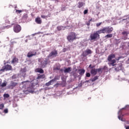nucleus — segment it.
Wrapping results in <instances>:
<instances>
[{
    "instance_id": "4",
    "label": "nucleus",
    "mask_w": 129,
    "mask_h": 129,
    "mask_svg": "<svg viewBox=\"0 0 129 129\" xmlns=\"http://www.w3.org/2000/svg\"><path fill=\"white\" fill-rule=\"evenodd\" d=\"M13 31L15 33H20L22 31V27L19 25H16L14 26Z\"/></svg>"
},
{
    "instance_id": "53",
    "label": "nucleus",
    "mask_w": 129,
    "mask_h": 129,
    "mask_svg": "<svg viewBox=\"0 0 129 129\" xmlns=\"http://www.w3.org/2000/svg\"><path fill=\"white\" fill-rule=\"evenodd\" d=\"M9 8H13V5H10Z\"/></svg>"
},
{
    "instance_id": "5",
    "label": "nucleus",
    "mask_w": 129,
    "mask_h": 129,
    "mask_svg": "<svg viewBox=\"0 0 129 129\" xmlns=\"http://www.w3.org/2000/svg\"><path fill=\"white\" fill-rule=\"evenodd\" d=\"M90 54H92V50H91V49H87L83 52L82 56L87 57L88 55H90Z\"/></svg>"
},
{
    "instance_id": "8",
    "label": "nucleus",
    "mask_w": 129,
    "mask_h": 129,
    "mask_svg": "<svg viewBox=\"0 0 129 129\" xmlns=\"http://www.w3.org/2000/svg\"><path fill=\"white\" fill-rule=\"evenodd\" d=\"M104 30H105V33H106L107 34H110V33L113 31V28L110 27H104Z\"/></svg>"
},
{
    "instance_id": "34",
    "label": "nucleus",
    "mask_w": 129,
    "mask_h": 129,
    "mask_svg": "<svg viewBox=\"0 0 129 129\" xmlns=\"http://www.w3.org/2000/svg\"><path fill=\"white\" fill-rule=\"evenodd\" d=\"M48 17H50V16H45V15L41 16V18H42V19H47V18H48Z\"/></svg>"
},
{
    "instance_id": "21",
    "label": "nucleus",
    "mask_w": 129,
    "mask_h": 129,
    "mask_svg": "<svg viewBox=\"0 0 129 129\" xmlns=\"http://www.w3.org/2000/svg\"><path fill=\"white\" fill-rule=\"evenodd\" d=\"M26 71L25 69H23L21 70V74L23 77H26V75H27V74H26Z\"/></svg>"
},
{
    "instance_id": "15",
    "label": "nucleus",
    "mask_w": 129,
    "mask_h": 129,
    "mask_svg": "<svg viewBox=\"0 0 129 129\" xmlns=\"http://www.w3.org/2000/svg\"><path fill=\"white\" fill-rule=\"evenodd\" d=\"M35 22L37 24L40 25V24H42V19L40 17H37L35 19Z\"/></svg>"
},
{
    "instance_id": "55",
    "label": "nucleus",
    "mask_w": 129,
    "mask_h": 129,
    "mask_svg": "<svg viewBox=\"0 0 129 129\" xmlns=\"http://www.w3.org/2000/svg\"><path fill=\"white\" fill-rule=\"evenodd\" d=\"M0 84H2V79H0Z\"/></svg>"
},
{
    "instance_id": "28",
    "label": "nucleus",
    "mask_w": 129,
    "mask_h": 129,
    "mask_svg": "<svg viewBox=\"0 0 129 129\" xmlns=\"http://www.w3.org/2000/svg\"><path fill=\"white\" fill-rule=\"evenodd\" d=\"M110 64H114L116 62V60H115V59H112L110 61Z\"/></svg>"
},
{
    "instance_id": "52",
    "label": "nucleus",
    "mask_w": 129,
    "mask_h": 129,
    "mask_svg": "<svg viewBox=\"0 0 129 129\" xmlns=\"http://www.w3.org/2000/svg\"><path fill=\"white\" fill-rule=\"evenodd\" d=\"M110 65H112V66H115V64L114 63L111 64Z\"/></svg>"
},
{
    "instance_id": "36",
    "label": "nucleus",
    "mask_w": 129,
    "mask_h": 129,
    "mask_svg": "<svg viewBox=\"0 0 129 129\" xmlns=\"http://www.w3.org/2000/svg\"><path fill=\"white\" fill-rule=\"evenodd\" d=\"M125 129H129V123H126V124L125 125Z\"/></svg>"
},
{
    "instance_id": "24",
    "label": "nucleus",
    "mask_w": 129,
    "mask_h": 129,
    "mask_svg": "<svg viewBox=\"0 0 129 129\" xmlns=\"http://www.w3.org/2000/svg\"><path fill=\"white\" fill-rule=\"evenodd\" d=\"M29 83L30 87L28 88V89L29 90L32 89V90H33V89H34V87H35V85H34L33 83H30V82H29Z\"/></svg>"
},
{
    "instance_id": "20",
    "label": "nucleus",
    "mask_w": 129,
    "mask_h": 129,
    "mask_svg": "<svg viewBox=\"0 0 129 129\" xmlns=\"http://www.w3.org/2000/svg\"><path fill=\"white\" fill-rule=\"evenodd\" d=\"M78 73L80 75H83L85 73V70L80 69L78 70Z\"/></svg>"
},
{
    "instance_id": "54",
    "label": "nucleus",
    "mask_w": 129,
    "mask_h": 129,
    "mask_svg": "<svg viewBox=\"0 0 129 129\" xmlns=\"http://www.w3.org/2000/svg\"><path fill=\"white\" fill-rule=\"evenodd\" d=\"M26 82H22V84H24V83H26Z\"/></svg>"
},
{
    "instance_id": "30",
    "label": "nucleus",
    "mask_w": 129,
    "mask_h": 129,
    "mask_svg": "<svg viewBox=\"0 0 129 129\" xmlns=\"http://www.w3.org/2000/svg\"><path fill=\"white\" fill-rule=\"evenodd\" d=\"M16 14H21L23 12L22 10H18L17 9L15 10Z\"/></svg>"
},
{
    "instance_id": "40",
    "label": "nucleus",
    "mask_w": 129,
    "mask_h": 129,
    "mask_svg": "<svg viewBox=\"0 0 129 129\" xmlns=\"http://www.w3.org/2000/svg\"><path fill=\"white\" fill-rule=\"evenodd\" d=\"M86 77H90V76H91L90 73H87L86 74Z\"/></svg>"
},
{
    "instance_id": "13",
    "label": "nucleus",
    "mask_w": 129,
    "mask_h": 129,
    "mask_svg": "<svg viewBox=\"0 0 129 129\" xmlns=\"http://www.w3.org/2000/svg\"><path fill=\"white\" fill-rule=\"evenodd\" d=\"M12 64H17V63H19V58H17V57L14 56L13 59L11 61Z\"/></svg>"
},
{
    "instance_id": "50",
    "label": "nucleus",
    "mask_w": 129,
    "mask_h": 129,
    "mask_svg": "<svg viewBox=\"0 0 129 129\" xmlns=\"http://www.w3.org/2000/svg\"><path fill=\"white\" fill-rule=\"evenodd\" d=\"M119 59H120V57H118L116 59L117 61H118V60H119Z\"/></svg>"
},
{
    "instance_id": "2",
    "label": "nucleus",
    "mask_w": 129,
    "mask_h": 129,
    "mask_svg": "<svg viewBox=\"0 0 129 129\" xmlns=\"http://www.w3.org/2000/svg\"><path fill=\"white\" fill-rule=\"evenodd\" d=\"M76 39H77L76 37V33L73 32H71L70 35L67 37V40L69 41V42H70V41H74V40H76Z\"/></svg>"
},
{
    "instance_id": "10",
    "label": "nucleus",
    "mask_w": 129,
    "mask_h": 129,
    "mask_svg": "<svg viewBox=\"0 0 129 129\" xmlns=\"http://www.w3.org/2000/svg\"><path fill=\"white\" fill-rule=\"evenodd\" d=\"M62 82L60 83V85L62 86V87H65L66 85H67V83H66V79L64 77L61 78Z\"/></svg>"
},
{
    "instance_id": "18",
    "label": "nucleus",
    "mask_w": 129,
    "mask_h": 129,
    "mask_svg": "<svg viewBox=\"0 0 129 129\" xmlns=\"http://www.w3.org/2000/svg\"><path fill=\"white\" fill-rule=\"evenodd\" d=\"M91 74L93 75H96L97 74V69H93L91 70Z\"/></svg>"
},
{
    "instance_id": "22",
    "label": "nucleus",
    "mask_w": 129,
    "mask_h": 129,
    "mask_svg": "<svg viewBox=\"0 0 129 129\" xmlns=\"http://www.w3.org/2000/svg\"><path fill=\"white\" fill-rule=\"evenodd\" d=\"M102 71L103 72H108V68L106 66H104L103 68H102Z\"/></svg>"
},
{
    "instance_id": "7",
    "label": "nucleus",
    "mask_w": 129,
    "mask_h": 129,
    "mask_svg": "<svg viewBox=\"0 0 129 129\" xmlns=\"http://www.w3.org/2000/svg\"><path fill=\"white\" fill-rule=\"evenodd\" d=\"M57 55L58 51H57V50L56 49H54L49 53L48 57H52L53 58H54V57H57Z\"/></svg>"
},
{
    "instance_id": "46",
    "label": "nucleus",
    "mask_w": 129,
    "mask_h": 129,
    "mask_svg": "<svg viewBox=\"0 0 129 129\" xmlns=\"http://www.w3.org/2000/svg\"><path fill=\"white\" fill-rule=\"evenodd\" d=\"M55 85H61V83H56Z\"/></svg>"
},
{
    "instance_id": "12",
    "label": "nucleus",
    "mask_w": 129,
    "mask_h": 129,
    "mask_svg": "<svg viewBox=\"0 0 129 129\" xmlns=\"http://www.w3.org/2000/svg\"><path fill=\"white\" fill-rule=\"evenodd\" d=\"M46 77V76L45 74H38L37 75V77L36 78L37 80H40L41 79H44Z\"/></svg>"
},
{
    "instance_id": "29",
    "label": "nucleus",
    "mask_w": 129,
    "mask_h": 129,
    "mask_svg": "<svg viewBox=\"0 0 129 129\" xmlns=\"http://www.w3.org/2000/svg\"><path fill=\"white\" fill-rule=\"evenodd\" d=\"M59 77H54V78L53 79H52V81L53 82H55V81H56V80H59Z\"/></svg>"
},
{
    "instance_id": "44",
    "label": "nucleus",
    "mask_w": 129,
    "mask_h": 129,
    "mask_svg": "<svg viewBox=\"0 0 129 129\" xmlns=\"http://www.w3.org/2000/svg\"><path fill=\"white\" fill-rule=\"evenodd\" d=\"M14 8L15 9V10L16 9H18V7L17 6V5H14Z\"/></svg>"
},
{
    "instance_id": "26",
    "label": "nucleus",
    "mask_w": 129,
    "mask_h": 129,
    "mask_svg": "<svg viewBox=\"0 0 129 129\" xmlns=\"http://www.w3.org/2000/svg\"><path fill=\"white\" fill-rule=\"evenodd\" d=\"M97 79H98V76H95L92 79V81L93 82L96 80H97Z\"/></svg>"
},
{
    "instance_id": "27",
    "label": "nucleus",
    "mask_w": 129,
    "mask_h": 129,
    "mask_svg": "<svg viewBox=\"0 0 129 129\" xmlns=\"http://www.w3.org/2000/svg\"><path fill=\"white\" fill-rule=\"evenodd\" d=\"M105 38H112V34H107L105 36Z\"/></svg>"
},
{
    "instance_id": "3",
    "label": "nucleus",
    "mask_w": 129,
    "mask_h": 129,
    "mask_svg": "<svg viewBox=\"0 0 129 129\" xmlns=\"http://www.w3.org/2000/svg\"><path fill=\"white\" fill-rule=\"evenodd\" d=\"M13 68L12 67V66L10 64H7L3 67H2V69L0 70V72H5V71H10L12 70Z\"/></svg>"
},
{
    "instance_id": "51",
    "label": "nucleus",
    "mask_w": 129,
    "mask_h": 129,
    "mask_svg": "<svg viewBox=\"0 0 129 129\" xmlns=\"http://www.w3.org/2000/svg\"><path fill=\"white\" fill-rule=\"evenodd\" d=\"M55 69L56 70H60V68H56Z\"/></svg>"
},
{
    "instance_id": "43",
    "label": "nucleus",
    "mask_w": 129,
    "mask_h": 129,
    "mask_svg": "<svg viewBox=\"0 0 129 129\" xmlns=\"http://www.w3.org/2000/svg\"><path fill=\"white\" fill-rule=\"evenodd\" d=\"M65 9H66L65 7H63V8H61V10L62 11H65Z\"/></svg>"
},
{
    "instance_id": "35",
    "label": "nucleus",
    "mask_w": 129,
    "mask_h": 129,
    "mask_svg": "<svg viewBox=\"0 0 129 129\" xmlns=\"http://www.w3.org/2000/svg\"><path fill=\"white\" fill-rule=\"evenodd\" d=\"M3 112H4V113H8L9 112V109H8V108L4 109Z\"/></svg>"
},
{
    "instance_id": "45",
    "label": "nucleus",
    "mask_w": 129,
    "mask_h": 129,
    "mask_svg": "<svg viewBox=\"0 0 129 129\" xmlns=\"http://www.w3.org/2000/svg\"><path fill=\"white\" fill-rule=\"evenodd\" d=\"M27 17H28V16L26 14L24 15L23 16V18H27Z\"/></svg>"
},
{
    "instance_id": "32",
    "label": "nucleus",
    "mask_w": 129,
    "mask_h": 129,
    "mask_svg": "<svg viewBox=\"0 0 129 129\" xmlns=\"http://www.w3.org/2000/svg\"><path fill=\"white\" fill-rule=\"evenodd\" d=\"M4 107H5V105L4 104H0V110L4 109Z\"/></svg>"
},
{
    "instance_id": "23",
    "label": "nucleus",
    "mask_w": 129,
    "mask_h": 129,
    "mask_svg": "<svg viewBox=\"0 0 129 129\" xmlns=\"http://www.w3.org/2000/svg\"><path fill=\"white\" fill-rule=\"evenodd\" d=\"M84 5H85V4H84V3H83V2H79L78 8L79 9H81V8H82V7H83V6H84Z\"/></svg>"
},
{
    "instance_id": "17",
    "label": "nucleus",
    "mask_w": 129,
    "mask_h": 129,
    "mask_svg": "<svg viewBox=\"0 0 129 129\" xmlns=\"http://www.w3.org/2000/svg\"><path fill=\"white\" fill-rule=\"evenodd\" d=\"M35 72H37L38 73L43 74V73H44V70L41 68H37L35 70Z\"/></svg>"
},
{
    "instance_id": "14",
    "label": "nucleus",
    "mask_w": 129,
    "mask_h": 129,
    "mask_svg": "<svg viewBox=\"0 0 129 129\" xmlns=\"http://www.w3.org/2000/svg\"><path fill=\"white\" fill-rule=\"evenodd\" d=\"M114 58H115V55H114V54H112L108 56L107 60L108 61H111V60H112V59H113Z\"/></svg>"
},
{
    "instance_id": "19",
    "label": "nucleus",
    "mask_w": 129,
    "mask_h": 129,
    "mask_svg": "<svg viewBox=\"0 0 129 129\" xmlns=\"http://www.w3.org/2000/svg\"><path fill=\"white\" fill-rule=\"evenodd\" d=\"M72 71V68H71V67H69L67 69H65V70H64L63 72L64 73H69V72H71V71Z\"/></svg>"
},
{
    "instance_id": "47",
    "label": "nucleus",
    "mask_w": 129,
    "mask_h": 129,
    "mask_svg": "<svg viewBox=\"0 0 129 129\" xmlns=\"http://www.w3.org/2000/svg\"><path fill=\"white\" fill-rule=\"evenodd\" d=\"M95 68V66H92L91 69H93V68Z\"/></svg>"
},
{
    "instance_id": "41",
    "label": "nucleus",
    "mask_w": 129,
    "mask_h": 129,
    "mask_svg": "<svg viewBox=\"0 0 129 129\" xmlns=\"http://www.w3.org/2000/svg\"><path fill=\"white\" fill-rule=\"evenodd\" d=\"M57 31H61V30H62V28H61L60 26H58L57 27Z\"/></svg>"
},
{
    "instance_id": "39",
    "label": "nucleus",
    "mask_w": 129,
    "mask_h": 129,
    "mask_svg": "<svg viewBox=\"0 0 129 129\" xmlns=\"http://www.w3.org/2000/svg\"><path fill=\"white\" fill-rule=\"evenodd\" d=\"M102 24V22H100L96 24V27H99L101 24Z\"/></svg>"
},
{
    "instance_id": "37",
    "label": "nucleus",
    "mask_w": 129,
    "mask_h": 129,
    "mask_svg": "<svg viewBox=\"0 0 129 129\" xmlns=\"http://www.w3.org/2000/svg\"><path fill=\"white\" fill-rule=\"evenodd\" d=\"M88 14V9L85 10L84 11V15H86Z\"/></svg>"
},
{
    "instance_id": "16",
    "label": "nucleus",
    "mask_w": 129,
    "mask_h": 129,
    "mask_svg": "<svg viewBox=\"0 0 129 129\" xmlns=\"http://www.w3.org/2000/svg\"><path fill=\"white\" fill-rule=\"evenodd\" d=\"M104 31H105L104 28H103L102 29H100L99 30H98V31H96V32L97 33L98 35H99V34H104V33H105Z\"/></svg>"
},
{
    "instance_id": "1",
    "label": "nucleus",
    "mask_w": 129,
    "mask_h": 129,
    "mask_svg": "<svg viewBox=\"0 0 129 129\" xmlns=\"http://www.w3.org/2000/svg\"><path fill=\"white\" fill-rule=\"evenodd\" d=\"M90 39V41H96V40L100 39V35L95 32L94 33L91 34Z\"/></svg>"
},
{
    "instance_id": "49",
    "label": "nucleus",
    "mask_w": 129,
    "mask_h": 129,
    "mask_svg": "<svg viewBox=\"0 0 129 129\" xmlns=\"http://www.w3.org/2000/svg\"><path fill=\"white\" fill-rule=\"evenodd\" d=\"M91 67H92L91 64H90L89 66V68H90V69H91Z\"/></svg>"
},
{
    "instance_id": "38",
    "label": "nucleus",
    "mask_w": 129,
    "mask_h": 129,
    "mask_svg": "<svg viewBox=\"0 0 129 129\" xmlns=\"http://www.w3.org/2000/svg\"><path fill=\"white\" fill-rule=\"evenodd\" d=\"M1 86L2 87H6V86H7V84L6 83H2Z\"/></svg>"
},
{
    "instance_id": "9",
    "label": "nucleus",
    "mask_w": 129,
    "mask_h": 129,
    "mask_svg": "<svg viewBox=\"0 0 129 129\" xmlns=\"http://www.w3.org/2000/svg\"><path fill=\"white\" fill-rule=\"evenodd\" d=\"M37 55V52L36 51H29L27 54V57L28 58H31L33 56H36Z\"/></svg>"
},
{
    "instance_id": "31",
    "label": "nucleus",
    "mask_w": 129,
    "mask_h": 129,
    "mask_svg": "<svg viewBox=\"0 0 129 129\" xmlns=\"http://www.w3.org/2000/svg\"><path fill=\"white\" fill-rule=\"evenodd\" d=\"M97 72H101V73H102V68H99L97 69Z\"/></svg>"
},
{
    "instance_id": "58",
    "label": "nucleus",
    "mask_w": 129,
    "mask_h": 129,
    "mask_svg": "<svg viewBox=\"0 0 129 129\" xmlns=\"http://www.w3.org/2000/svg\"><path fill=\"white\" fill-rule=\"evenodd\" d=\"M121 120H122V119H121Z\"/></svg>"
},
{
    "instance_id": "33",
    "label": "nucleus",
    "mask_w": 129,
    "mask_h": 129,
    "mask_svg": "<svg viewBox=\"0 0 129 129\" xmlns=\"http://www.w3.org/2000/svg\"><path fill=\"white\" fill-rule=\"evenodd\" d=\"M4 97L6 98H9V97H10V95H9V94H5Z\"/></svg>"
},
{
    "instance_id": "56",
    "label": "nucleus",
    "mask_w": 129,
    "mask_h": 129,
    "mask_svg": "<svg viewBox=\"0 0 129 129\" xmlns=\"http://www.w3.org/2000/svg\"><path fill=\"white\" fill-rule=\"evenodd\" d=\"M118 118L119 119V120H120V116H118Z\"/></svg>"
},
{
    "instance_id": "11",
    "label": "nucleus",
    "mask_w": 129,
    "mask_h": 129,
    "mask_svg": "<svg viewBox=\"0 0 129 129\" xmlns=\"http://www.w3.org/2000/svg\"><path fill=\"white\" fill-rule=\"evenodd\" d=\"M17 85H18V83L15 82L14 81H11L10 82V85L9 86V87L10 88H12L13 89V88L16 87Z\"/></svg>"
},
{
    "instance_id": "48",
    "label": "nucleus",
    "mask_w": 129,
    "mask_h": 129,
    "mask_svg": "<svg viewBox=\"0 0 129 129\" xmlns=\"http://www.w3.org/2000/svg\"><path fill=\"white\" fill-rule=\"evenodd\" d=\"M88 22H89L90 23L91 22H92V18H91L90 20H89L88 21Z\"/></svg>"
},
{
    "instance_id": "6",
    "label": "nucleus",
    "mask_w": 129,
    "mask_h": 129,
    "mask_svg": "<svg viewBox=\"0 0 129 129\" xmlns=\"http://www.w3.org/2000/svg\"><path fill=\"white\" fill-rule=\"evenodd\" d=\"M50 61L49 60V59L48 58H45L43 60H42L41 62V66L42 68H45L46 66L48 64V63H49Z\"/></svg>"
},
{
    "instance_id": "57",
    "label": "nucleus",
    "mask_w": 129,
    "mask_h": 129,
    "mask_svg": "<svg viewBox=\"0 0 129 129\" xmlns=\"http://www.w3.org/2000/svg\"><path fill=\"white\" fill-rule=\"evenodd\" d=\"M122 109H125V107L123 108Z\"/></svg>"
},
{
    "instance_id": "42",
    "label": "nucleus",
    "mask_w": 129,
    "mask_h": 129,
    "mask_svg": "<svg viewBox=\"0 0 129 129\" xmlns=\"http://www.w3.org/2000/svg\"><path fill=\"white\" fill-rule=\"evenodd\" d=\"M86 25H87V26H90V22L88 21V22L86 23Z\"/></svg>"
},
{
    "instance_id": "25",
    "label": "nucleus",
    "mask_w": 129,
    "mask_h": 129,
    "mask_svg": "<svg viewBox=\"0 0 129 129\" xmlns=\"http://www.w3.org/2000/svg\"><path fill=\"white\" fill-rule=\"evenodd\" d=\"M53 82H54L52 80L49 81L48 82L45 84L46 86H50V85H52L53 84Z\"/></svg>"
}]
</instances>
